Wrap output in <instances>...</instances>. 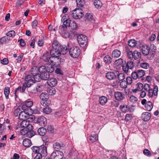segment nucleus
I'll list each match as a JSON object with an SVG mask.
<instances>
[{
	"label": "nucleus",
	"instance_id": "nucleus-1",
	"mask_svg": "<svg viewBox=\"0 0 159 159\" xmlns=\"http://www.w3.org/2000/svg\"><path fill=\"white\" fill-rule=\"evenodd\" d=\"M52 47V48L50 51L51 57H59L61 54L65 55L68 52L67 46L65 45H61L57 40L53 41Z\"/></svg>",
	"mask_w": 159,
	"mask_h": 159
},
{
	"label": "nucleus",
	"instance_id": "nucleus-2",
	"mask_svg": "<svg viewBox=\"0 0 159 159\" xmlns=\"http://www.w3.org/2000/svg\"><path fill=\"white\" fill-rule=\"evenodd\" d=\"M67 27H70L72 30H75L77 28V24L75 21L68 19L63 22V25L60 26L59 32L65 38H68L70 36L69 32L67 30Z\"/></svg>",
	"mask_w": 159,
	"mask_h": 159
},
{
	"label": "nucleus",
	"instance_id": "nucleus-3",
	"mask_svg": "<svg viewBox=\"0 0 159 159\" xmlns=\"http://www.w3.org/2000/svg\"><path fill=\"white\" fill-rule=\"evenodd\" d=\"M18 127L17 129H18L20 128H23V129H20V130H26L27 129H33V126L32 125L30 124V121L27 120H23L20 123V125H18Z\"/></svg>",
	"mask_w": 159,
	"mask_h": 159
},
{
	"label": "nucleus",
	"instance_id": "nucleus-4",
	"mask_svg": "<svg viewBox=\"0 0 159 159\" xmlns=\"http://www.w3.org/2000/svg\"><path fill=\"white\" fill-rule=\"evenodd\" d=\"M69 52L71 57L76 58L80 55V50L79 47L77 46H73L69 50Z\"/></svg>",
	"mask_w": 159,
	"mask_h": 159
},
{
	"label": "nucleus",
	"instance_id": "nucleus-5",
	"mask_svg": "<svg viewBox=\"0 0 159 159\" xmlns=\"http://www.w3.org/2000/svg\"><path fill=\"white\" fill-rule=\"evenodd\" d=\"M77 41L80 47H85L87 44V37L81 34L78 35Z\"/></svg>",
	"mask_w": 159,
	"mask_h": 159
},
{
	"label": "nucleus",
	"instance_id": "nucleus-6",
	"mask_svg": "<svg viewBox=\"0 0 159 159\" xmlns=\"http://www.w3.org/2000/svg\"><path fill=\"white\" fill-rule=\"evenodd\" d=\"M84 14L82 11L79 8L75 9L72 11L71 16L75 19H80L83 16Z\"/></svg>",
	"mask_w": 159,
	"mask_h": 159
},
{
	"label": "nucleus",
	"instance_id": "nucleus-7",
	"mask_svg": "<svg viewBox=\"0 0 159 159\" xmlns=\"http://www.w3.org/2000/svg\"><path fill=\"white\" fill-rule=\"evenodd\" d=\"M134 66L133 62L131 61H129L126 63L125 64H123L122 66V69L125 73L127 74L128 72L129 69H132Z\"/></svg>",
	"mask_w": 159,
	"mask_h": 159
},
{
	"label": "nucleus",
	"instance_id": "nucleus-8",
	"mask_svg": "<svg viewBox=\"0 0 159 159\" xmlns=\"http://www.w3.org/2000/svg\"><path fill=\"white\" fill-rule=\"evenodd\" d=\"M50 64L53 66H57L62 64L63 62V59L59 57H51Z\"/></svg>",
	"mask_w": 159,
	"mask_h": 159
},
{
	"label": "nucleus",
	"instance_id": "nucleus-9",
	"mask_svg": "<svg viewBox=\"0 0 159 159\" xmlns=\"http://www.w3.org/2000/svg\"><path fill=\"white\" fill-rule=\"evenodd\" d=\"M24 130V131L23 130H20V134L23 135H26L27 137L29 138L32 137L35 134V132L32 130V129L29 130L28 129L26 130Z\"/></svg>",
	"mask_w": 159,
	"mask_h": 159
},
{
	"label": "nucleus",
	"instance_id": "nucleus-10",
	"mask_svg": "<svg viewBox=\"0 0 159 159\" xmlns=\"http://www.w3.org/2000/svg\"><path fill=\"white\" fill-rule=\"evenodd\" d=\"M158 91V89L157 86L153 85L151 87L150 86V97H152L153 95L157 96Z\"/></svg>",
	"mask_w": 159,
	"mask_h": 159
},
{
	"label": "nucleus",
	"instance_id": "nucleus-11",
	"mask_svg": "<svg viewBox=\"0 0 159 159\" xmlns=\"http://www.w3.org/2000/svg\"><path fill=\"white\" fill-rule=\"evenodd\" d=\"M52 156L54 159H62L63 157V153L61 151H57L55 152H53Z\"/></svg>",
	"mask_w": 159,
	"mask_h": 159
},
{
	"label": "nucleus",
	"instance_id": "nucleus-12",
	"mask_svg": "<svg viewBox=\"0 0 159 159\" xmlns=\"http://www.w3.org/2000/svg\"><path fill=\"white\" fill-rule=\"evenodd\" d=\"M30 118L29 113L25 111L20 112L19 115V118L21 120H26Z\"/></svg>",
	"mask_w": 159,
	"mask_h": 159
},
{
	"label": "nucleus",
	"instance_id": "nucleus-13",
	"mask_svg": "<svg viewBox=\"0 0 159 159\" xmlns=\"http://www.w3.org/2000/svg\"><path fill=\"white\" fill-rule=\"evenodd\" d=\"M50 55L49 52H46L43 54L41 59L47 64H50L51 62V57Z\"/></svg>",
	"mask_w": 159,
	"mask_h": 159
},
{
	"label": "nucleus",
	"instance_id": "nucleus-14",
	"mask_svg": "<svg viewBox=\"0 0 159 159\" xmlns=\"http://www.w3.org/2000/svg\"><path fill=\"white\" fill-rule=\"evenodd\" d=\"M114 96L116 99L118 101H121L125 99V95L121 92H116L114 93Z\"/></svg>",
	"mask_w": 159,
	"mask_h": 159
},
{
	"label": "nucleus",
	"instance_id": "nucleus-15",
	"mask_svg": "<svg viewBox=\"0 0 159 159\" xmlns=\"http://www.w3.org/2000/svg\"><path fill=\"white\" fill-rule=\"evenodd\" d=\"M33 76L30 75H27L25 78V82L31 85L34 83Z\"/></svg>",
	"mask_w": 159,
	"mask_h": 159
},
{
	"label": "nucleus",
	"instance_id": "nucleus-16",
	"mask_svg": "<svg viewBox=\"0 0 159 159\" xmlns=\"http://www.w3.org/2000/svg\"><path fill=\"white\" fill-rule=\"evenodd\" d=\"M46 118L43 116H39L37 119V123L40 125L42 126H45L46 125Z\"/></svg>",
	"mask_w": 159,
	"mask_h": 159
},
{
	"label": "nucleus",
	"instance_id": "nucleus-17",
	"mask_svg": "<svg viewBox=\"0 0 159 159\" xmlns=\"http://www.w3.org/2000/svg\"><path fill=\"white\" fill-rule=\"evenodd\" d=\"M43 157L46 156L47 154V148L44 145L39 146V153Z\"/></svg>",
	"mask_w": 159,
	"mask_h": 159
},
{
	"label": "nucleus",
	"instance_id": "nucleus-18",
	"mask_svg": "<svg viewBox=\"0 0 159 159\" xmlns=\"http://www.w3.org/2000/svg\"><path fill=\"white\" fill-rule=\"evenodd\" d=\"M157 48L156 46L153 44L150 46V55L152 57H153L156 54Z\"/></svg>",
	"mask_w": 159,
	"mask_h": 159
},
{
	"label": "nucleus",
	"instance_id": "nucleus-19",
	"mask_svg": "<svg viewBox=\"0 0 159 159\" xmlns=\"http://www.w3.org/2000/svg\"><path fill=\"white\" fill-rule=\"evenodd\" d=\"M136 88L134 89H132V92L134 93H136L137 91H141L142 90L143 88V84L141 83H137L136 85Z\"/></svg>",
	"mask_w": 159,
	"mask_h": 159
},
{
	"label": "nucleus",
	"instance_id": "nucleus-20",
	"mask_svg": "<svg viewBox=\"0 0 159 159\" xmlns=\"http://www.w3.org/2000/svg\"><path fill=\"white\" fill-rule=\"evenodd\" d=\"M142 53L145 56L148 55L149 54V47L148 45L144 44L142 46Z\"/></svg>",
	"mask_w": 159,
	"mask_h": 159
},
{
	"label": "nucleus",
	"instance_id": "nucleus-21",
	"mask_svg": "<svg viewBox=\"0 0 159 159\" xmlns=\"http://www.w3.org/2000/svg\"><path fill=\"white\" fill-rule=\"evenodd\" d=\"M132 55L133 58H134L137 61H139L140 60L141 57V53L140 52L135 50L133 52Z\"/></svg>",
	"mask_w": 159,
	"mask_h": 159
},
{
	"label": "nucleus",
	"instance_id": "nucleus-22",
	"mask_svg": "<svg viewBox=\"0 0 159 159\" xmlns=\"http://www.w3.org/2000/svg\"><path fill=\"white\" fill-rule=\"evenodd\" d=\"M84 19L86 21L88 22L90 21L92 23L94 22V19L93 16L89 13H87L86 14Z\"/></svg>",
	"mask_w": 159,
	"mask_h": 159
},
{
	"label": "nucleus",
	"instance_id": "nucleus-23",
	"mask_svg": "<svg viewBox=\"0 0 159 159\" xmlns=\"http://www.w3.org/2000/svg\"><path fill=\"white\" fill-rule=\"evenodd\" d=\"M107 78L109 80H112L116 78V75L112 72H108L106 74Z\"/></svg>",
	"mask_w": 159,
	"mask_h": 159
},
{
	"label": "nucleus",
	"instance_id": "nucleus-24",
	"mask_svg": "<svg viewBox=\"0 0 159 159\" xmlns=\"http://www.w3.org/2000/svg\"><path fill=\"white\" fill-rule=\"evenodd\" d=\"M107 101V98L105 96H102L99 98V103L102 105H105Z\"/></svg>",
	"mask_w": 159,
	"mask_h": 159
},
{
	"label": "nucleus",
	"instance_id": "nucleus-25",
	"mask_svg": "<svg viewBox=\"0 0 159 159\" xmlns=\"http://www.w3.org/2000/svg\"><path fill=\"white\" fill-rule=\"evenodd\" d=\"M39 87H40L39 86L36 87H30L29 88H27V90L29 92L32 94H36L37 93L38 91V89L39 88Z\"/></svg>",
	"mask_w": 159,
	"mask_h": 159
},
{
	"label": "nucleus",
	"instance_id": "nucleus-26",
	"mask_svg": "<svg viewBox=\"0 0 159 159\" xmlns=\"http://www.w3.org/2000/svg\"><path fill=\"white\" fill-rule=\"evenodd\" d=\"M47 83L50 86L53 87L57 84V81L56 79L54 78H51L49 80H48Z\"/></svg>",
	"mask_w": 159,
	"mask_h": 159
},
{
	"label": "nucleus",
	"instance_id": "nucleus-27",
	"mask_svg": "<svg viewBox=\"0 0 159 159\" xmlns=\"http://www.w3.org/2000/svg\"><path fill=\"white\" fill-rule=\"evenodd\" d=\"M121 52L118 49H116L113 51L111 53V56L113 57L117 58L119 57L121 55Z\"/></svg>",
	"mask_w": 159,
	"mask_h": 159
},
{
	"label": "nucleus",
	"instance_id": "nucleus-28",
	"mask_svg": "<svg viewBox=\"0 0 159 159\" xmlns=\"http://www.w3.org/2000/svg\"><path fill=\"white\" fill-rule=\"evenodd\" d=\"M89 140L91 143H94L98 140V136L97 134H93L89 136Z\"/></svg>",
	"mask_w": 159,
	"mask_h": 159
},
{
	"label": "nucleus",
	"instance_id": "nucleus-29",
	"mask_svg": "<svg viewBox=\"0 0 159 159\" xmlns=\"http://www.w3.org/2000/svg\"><path fill=\"white\" fill-rule=\"evenodd\" d=\"M125 51L128 57L130 59H133V52L130 50L129 47H125Z\"/></svg>",
	"mask_w": 159,
	"mask_h": 159
},
{
	"label": "nucleus",
	"instance_id": "nucleus-30",
	"mask_svg": "<svg viewBox=\"0 0 159 159\" xmlns=\"http://www.w3.org/2000/svg\"><path fill=\"white\" fill-rule=\"evenodd\" d=\"M23 144L24 146L26 147H29L31 145V140L28 139H25L23 142Z\"/></svg>",
	"mask_w": 159,
	"mask_h": 159
},
{
	"label": "nucleus",
	"instance_id": "nucleus-31",
	"mask_svg": "<svg viewBox=\"0 0 159 159\" xmlns=\"http://www.w3.org/2000/svg\"><path fill=\"white\" fill-rule=\"evenodd\" d=\"M94 6L98 9H100L102 5L101 1L99 0H95L93 3Z\"/></svg>",
	"mask_w": 159,
	"mask_h": 159
},
{
	"label": "nucleus",
	"instance_id": "nucleus-32",
	"mask_svg": "<svg viewBox=\"0 0 159 159\" xmlns=\"http://www.w3.org/2000/svg\"><path fill=\"white\" fill-rule=\"evenodd\" d=\"M103 60L104 62L107 64H110L112 61V58L108 55L104 57Z\"/></svg>",
	"mask_w": 159,
	"mask_h": 159
},
{
	"label": "nucleus",
	"instance_id": "nucleus-33",
	"mask_svg": "<svg viewBox=\"0 0 159 159\" xmlns=\"http://www.w3.org/2000/svg\"><path fill=\"white\" fill-rule=\"evenodd\" d=\"M128 44L130 47L133 48L135 47L137 45L139 44L138 43V42H136L134 39H131L129 41Z\"/></svg>",
	"mask_w": 159,
	"mask_h": 159
},
{
	"label": "nucleus",
	"instance_id": "nucleus-34",
	"mask_svg": "<svg viewBox=\"0 0 159 159\" xmlns=\"http://www.w3.org/2000/svg\"><path fill=\"white\" fill-rule=\"evenodd\" d=\"M142 118L144 121H148L149 120V113L148 112L143 113L142 115Z\"/></svg>",
	"mask_w": 159,
	"mask_h": 159
},
{
	"label": "nucleus",
	"instance_id": "nucleus-35",
	"mask_svg": "<svg viewBox=\"0 0 159 159\" xmlns=\"http://www.w3.org/2000/svg\"><path fill=\"white\" fill-rule=\"evenodd\" d=\"M38 132L39 135L43 136L46 133L47 130L45 128L43 127H41L38 129Z\"/></svg>",
	"mask_w": 159,
	"mask_h": 159
},
{
	"label": "nucleus",
	"instance_id": "nucleus-36",
	"mask_svg": "<svg viewBox=\"0 0 159 159\" xmlns=\"http://www.w3.org/2000/svg\"><path fill=\"white\" fill-rule=\"evenodd\" d=\"M38 67L36 66H33L30 70V73L33 76L38 74Z\"/></svg>",
	"mask_w": 159,
	"mask_h": 159
},
{
	"label": "nucleus",
	"instance_id": "nucleus-37",
	"mask_svg": "<svg viewBox=\"0 0 159 159\" xmlns=\"http://www.w3.org/2000/svg\"><path fill=\"white\" fill-rule=\"evenodd\" d=\"M41 74V78L42 80H46L49 78L50 74L49 73L45 72Z\"/></svg>",
	"mask_w": 159,
	"mask_h": 159
},
{
	"label": "nucleus",
	"instance_id": "nucleus-38",
	"mask_svg": "<svg viewBox=\"0 0 159 159\" xmlns=\"http://www.w3.org/2000/svg\"><path fill=\"white\" fill-rule=\"evenodd\" d=\"M52 65H49L48 66H46V72L49 73H52L53 72L54 70V67Z\"/></svg>",
	"mask_w": 159,
	"mask_h": 159
},
{
	"label": "nucleus",
	"instance_id": "nucleus-39",
	"mask_svg": "<svg viewBox=\"0 0 159 159\" xmlns=\"http://www.w3.org/2000/svg\"><path fill=\"white\" fill-rule=\"evenodd\" d=\"M39 97L41 100H46L47 99H48V94L46 93H41Z\"/></svg>",
	"mask_w": 159,
	"mask_h": 159
},
{
	"label": "nucleus",
	"instance_id": "nucleus-40",
	"mask_svg": "<svg viewBox=\"0 0 159 159\" xmlns=\"http://www.w3.org/2000/svg\"><path fill=\"white\" fill-rule=\"evenodd\" d=\"M61 147L60 143H59L56 142L53 144L54 149L56 151L61 149Z\"/></svg>",
	"mask_w": 159,
	"mask_h": 159
},
{
	"label": "nucleus",
	"instance_id": "nucleus-41",
	"mask_svg": "<svg viewBox=\"0 0 159 159\" xmlns=\"http://www.w3.org/2000/svg\"><path fill=\"white\" fill-rule=\"evenodd\" d=\"M116 74L117 76L118 80L120 81H122L124 80L125 78V75L123 73H119V72H116Z\"/></svg>",
	"mask_w": 159,
	"mask_h": 159
},
{
	"label": "nucleus",
	"instance_id": "nucleus-42",
	"mask_svg": "<svg viewBox=\"0 0 159 159\" xmlns=\"http://www.w3.org/2000/svg\"><path fill=\"white\" fill-rule=\"evenodd\" d=\"M33 79L35 81L37 82H39L41 81L42 80L41 78V75L40 74H39L38 73L36 75L33 76Z\"/></svg>",
	"mask_w": 159,
	"mask_h": 159
},
{
	"label": "nucleus",
	"instance_id": "nucleus-43",
	"mask_svg": "<svg viewBox=\"0 0 159 159\" xmlns=\"http://www.w3.org/2000/svg\"><path fill=\"white\" fill-rule=\"evenodd\" d=\"M114 63L115 65L117 66H122L123 65V60L121 58L115 61Z\"/></svg>",
	"mask_w": 159,
	"mask_h": 159
},
{
	"label": "nucleus",
	"instance_id": "nucleus-44",
	"mask_svg": "<svg viewBox=\"0 0 159 159\" xmlns=\"http://www.w3.org/2000/svg\"><path fill=\"white\" fill-rule=\"evenodd\" d=\"M120 109L124 113L127 112L128 110V108L127 105H122L120 106Z\"/></svg>",
	"mask_w": 159,
	"mask_h": 159
},
{
	"label": "nucleus",
	"instance_id": "nucleus-45",
	"mask_svg": "<svg viewBox=\"0 0 159 159\" xmlns=\"http://www.w3.org/2000/svg\"><path fill=\"white\" fill-rule=\"evenodd\" d=\"M10 93V88L8 87H6L4 89V93L6 99L8 98V95Z\"/></svg>",
	"mask_w": 159,
	"mask_h": 159
},
{
	"label": "nucleus",
	"instance_id": "nucleus-46",
	"mask_svg": "<svg viewBox=\"0 0 159 159\" xmlns=\"http://www.w3.org/2000/svg\"><path fill=\"white\" fill-rule=\"evenodd\" d=\"M41 104L43 106H48L50 104V102L48 99L46 100H41L40 101Z\"/></svg>",
	"mask_w": 159,
	"mask_h": 159
},
{
	"label": "nucleus",
	"instance_id": "nucleus-47",
	"mask_svg": "<svg viewBox=\"0 0 159 159\" xmlns=\"http://www.w3.org/2000/svg\"><path fill=\"white\" fill-rule=\"evenodd\" d=\"M31 86V85L25 82L23 83L22 87L21 90L22 92V93L24 92L26 88H30Z\"/></svg>",
	"mask_w": 159,
	"mask_h": 159
},
{
	"label": "nucleus",
	"instance_id": "nucleus-48",
	"mask_svg": "<svg viewBox=\"0 0 159 159\" xmlns=\"http://www.w3.org/2000/svg\"><path fill=\"white\" fill-rule=\"evenodd\" d=\"M139 78H140L143 76L145 74V73L144 71L142 70H136Z\"/></svg>",
	"mask_w": 159,
	"mask_h": 159
},
{
	"label": "nucleus",
	"instance_id": "nucleus-49",
	"mask_svg": "<svg viewBox=\"0 0 159 159\" xmlns=\"http://www.w3.org/2000/svg\"><path fill=\"white\" fill-rule=\"evenodd\" d=\"M25 104L26 105V106L27 107L29 108L31 107L33 105V103L32 101L27 100L25 101Z\"/></svg>",
	"mask_w": 159,
	"mask_h": 159
},
{
	"label": "nucleus",
	"instance_id": "nucleus-50",
	"mask_svg": "<svg viewBox=\"0 0 159 159\" xmlns=\"http://www.w3.org/2000/svg\"><path fill=\"white\" fill-rule=\"evenodd\" d=\"M16 32L14 31L11 30L7 33L6 34V35L7 36H9L11 37L13 36H15L16 35Z\"/></svg>",
	"mask_w": 159,
	"mask_h": 159
},
{
	"label": "nucleus",
	"instance_id": "nucleus-51",
	"mask_svg": "<svg viewBox=\"0 0 159 159\" xmlns=\"http://www.w3.org/2000/svg\"><path fill=\"white\" fill-rule=\"evenodd\" d=\"M8 41L7 37L4 36L2 37L0 39V43L1 44H4L6 43Z\"/></svg>",
	"mask_w": 159,
	"mask_h": 159
},
{
	"label": "nucleus",
	"instance_id": "nucleus-52",
	"mask_svg": "<svg viewBox=\"0 0 159 159\" xmlns=\"http://www.w3.org/2000/svg\"><path fill=\"white\" fill-rule=\"evenodd\" d=\"M38 69L39 70V72L40 74L46 72V66H41L39 68L38 67Z\"/></svg>",
	"mask_w": 159,
	"mask_h": 159
},
{
	"label": "nucleus",
	"instance_id": "nucleus-53",
	"mask_svg": "<svg viewBox=\"0 0 159 159\" xmlns=\"http://www.w3.org/2000/svg\"><path fill=\"white\" fill-rule=\"evenodd\" d=\"M77 4L79 7H82L85 3L84 0H76Z\"/></svg>",
	"mask_w": 159,
	"mask_h": 159
},
{
	"label": "nucleus",
	"instance_id": "nucleus-54",
	"mask_svg": "<svg viewBox=\"0 0 159 159\" xmlns=\"http://www.w3.org/2000/svg\"><path fill=\"white\" fill-rule=\"evenodd\" d=\"M31 149L33 152L35 154L39 153V147L33 146Z\"/></svg>",
	"mask_w": 159,
	"mask_h": 159
},
{
	"label": "nucleus",
	"instance_id": "nucleus-55",
	"mask_svg": "<svg viewBox=\"0 0 159 159\" xmlns=\"http://www.w3.org/2000/svg\"><path fill=\"white\" fill-rule=\"evenodd\" d=\"M44 43V40L43 39V38H39V39L38 43V45L39 47H42Z\"/></svg>",
	"mask_w": 159,
	"mask_h": 159
},
{
	"label": "nucleus",
	"instance_id": "nucleus-56",
	"mask_svg": "<svg viewBox=\"0 0 159 159\" xmlns=\"http://www.w3.org/2000/svg\"><path fill=\"white\" fill-rule=\"evenodd\" d=\"M127 85L126 81L124 80L122 81L120 83V86L122 88L125 89L127 88Z\"/></svg>",
	"mask_w": 159,
	"mask_h": 159
},
{
	"label": "nucleus",
	"instance_id": "nucleus-57",
	"mask_svg": "<svg viewBox=\"0 0 159 159\" xmlns=\"http://www.w3.org/2000/svg\"><path fill=\"white\" fill-rule=\"evenodd\" d=\"M43 111L44 113L46 114H48L51 112L52 109L49 107H46L43 108Z\"/></svg>",
	"mask_w": 159,
	"mask_h": 159
},
{
	"label": "nucleus",
	"instance_id": "nucleus-58",
	"mask_svg": "<svg viewBox=\"0 0 159 159\" xmlns=\"http://www.w3.org/2000/svg\"><path fill=\"white\" fill-rule=\"evenodd\" d=\"M140 66L143 68L147 69L149 67V65L147 63L143 62L140 64Z\"/></svg>",
	"mask_w": 159,
	"mask_h": 159
},
{
	"label": "nucleus",
	"instance_id": "nucleus-59",
	"mask_svg": "<svg viewBox=\"0 0 159 159\" xmlns=\"http://www.w3.org/2000/svg\"><path fill=\"white\" fill-rule=\"evenodd\" d=\"M129 100L131 102L135 103L138 101V98L135 97L132 95L130 96Z\"/></svg>",
	"mask_w": 159,
	"mask_h": 159
},
{
	"label": "nucleus",
	"instance_id": "nucleus-60",
	"mask_svg": "<svg viewBox=\"0 0 159 159\" xmlns=\"http://www.w3.org/2000/svg\"><path fill=\"white\" fill-rule=\"evenodd\" d=\"M137 74L136 71L133 72L131 74L132 78L134 80H136L137 78H138L139 77Z\"/></svg>",
	"mask_w": 159,
	"mask_h": 159
},
{
	"label": "nucleus",
	"instance_id": "nucleus-61",
	"mask_svg": "<svg viewBox=\"0 0 159 159\" xmlns=\"http://www.w3.org/2000/svg\"><path fill=\"white\" fill-rule=\"evenodd\" d=\"M143 89L146 92L148 93V95H149V84H145Z\"/></svg>",
	"mask_w": 159,
	"mask_h": 159
},
{
	"label": "nucleus",
	"instance_id": "nucleus-62",
	"mask_svg": "<svg viewBox=\"0 0 159 159\" xmlns=\"http://www.w3.org/2000/svg\"><path fill=\"white\" fill-rule=\"evenodd\" d=\"M24 1L25 0H17L16 4V7H20L24 2Z\"/></svg>",
	"mask_w": 159,
	"mask_h": 159
},
{
	"label": "nucleus",
	"instance_id": "nucleus-63",
	"mask_svg": "<svg viewBox=\"0 0 159 159\" xmlns=\"http://www.w3.org/2000/svg\"><path fill=\"white\" fill-rule=\"evenodd\" d=\"M47 130L48 132L51 133H53L54 131V129L51 125L48 126Z\"/></svg>",
	"mask_w": 159,
	"mask_h": 159
},
{
	"label": "nucleus",
	"instance_id": "nucleus-64",
	"mask_svg": "<svg viewBox=\"0 0 159 159\" xmlns=\"http://www.w3.org/2000/svg\"><path fill=\"white\" fill-rule=\"evenodd\" d=\"M1 63L3 65H6L8 63L9 61L8 59L6 58H4L3 60H1Z\"/></svg>",
	"mask_w": 159,
	"mask_h": 159
}]
</instances>
